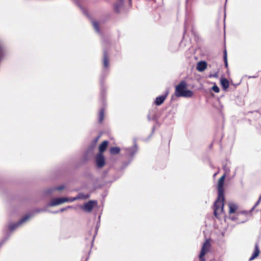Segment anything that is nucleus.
I'll use <instances>...</instances> for the list:
<instances>
[{
	"label": "nucleus",
	"mask_w": 261,
	"mask_h": 261,
	"mask_svg": "<svg viewBox=\"0 0 261 261\" xmlns=\"http://www.w3.org/2000/svg\"><path fill=\"white\" fill-rule=\"evenodd\" d=\"M175 95L178 97H190L193 95V92L187 89L186 83L182 82L176 86Z\"/></svg>",
	"instance_id": "obj_1"
},
{
	"label": "nucleus",
	"mask_w": 261,
	"mask_h": 261,
	"mask_svg": "<svg viewBox=\"0 0 261 261\" xmlns=\"http://www.w3.org/2000/svg\"><path fill=\"white\" fill-rule=\"evenodd\" d=\"M224 200V197H222L221 199L218 197L217 200L215 203L214 214L218 218H220L223 214Z\"/></svg>",
	"instance_id": "obj_2"
},
{
	"label": "nucleus",
	"mask_w": 261,
	"mask_h": 261,
	"mask_svg": "<svg viewBox=\"0 0 261 261\" xmlns=\"http://www.w3.org/2000/svg\"><path fill=\"white\" fill-rule=\"evenodd\" d=\"M82 197L81 196H77L75 198H65V197H61V198H57L53 199L49 203V206H56L57 205L61 204L66 202H72L76 199L82 198Z\"/></svg>",
	"instance_id": "obj_3"
},
{
	"label": "nucleus",
	"mask_w": 261,
	"mask_h": 261,
	"mask_svg": "<svg viewBox=\"0 0 261 261\" xmlns=\"http://www.w3.org/2000/svg\"><path fill=\"white\" fill-rule=\"evenodd\" d=\"M225 175H223L219 179L218 182V196L221 199L224 197V184Z\"/></svg>",
	"instance_id": "obj_4"
},
{
	"label": "nucleus",
	"mask_w": 261,
	"mask_h": 261,
	"mask_svg": "<svg viewBox=\"0 0 261 261\" xmlns=\"http://www.w3.org/2000/svg\"><path fill=\"white\" fill-rule=\"evenodd\" d=\"M210 247V242L208 240H206L202 246V248L199 255V261H205L204 256L208 252Z\"/></svg>",
	"instance_id": "obj_5"
},
{
	"label": "nucleus",
	"mask_w": 261,
	"mask_h": 261,
	"mask_svg": "<svg viewBox=\"0 0 261 261\" xmlns=\"http://www.w3.org/2000/svg\"><path fill=\"white\" fill-rule=\"evenodd\" d=\"M97 205L96 201H90L87 203H86L83 206H81L82 209L86 212H89L92 211V210Z\"/></svg>",
	"instance_id": "obj_6"
},
{
	"label": "nucleus",
	"mask_w": 261,
	"mask_h": 261,
	"mask_svg": "<svg viewBox=\"0 0 261 261\" xmlns=\"http://www.w3.org/2000/svg\"><path fill=\"white\" fill-rule=\"evenodd\" d=\"M97 166L99 167H102L105 165V159L101 154H98L96 159Z\"/></svg>",
	"instance_id": "obj_7"
},
{
	"label": "nucleus",
	"mask_w": 261,
	"mask_h": 261,
	"mask_svg": "<svg viewBox=\"0 0 261 261\" xmlns=\"http://www.w3.org/2000/svg\"><path fill=\"white\" fill-rule=\"evenodd\" d=\"M207 66V64L205 61H201L198 63L197 66V69L199 71H204Z\"/></svg>",
	"instance_id": "obj_8"
},
{
	"label": "nucleus",
	"mask_w": 261,
	"mask_h": 261,
	"mask_svg": "<svg viewBox=\"0 0 261 261\" xmlns=\"http://www.w3.org/2000/svg\"><path fill=\"white\" fill-rule=\"evenodd\" d=\"M220 83L224 90H227L229 87V83L226 79L221 77L220 79Z\"/></svg>",
	"instance_id": "obj_9"
},
{
	"label": "nucleus",
	"mask_w": 261,
	"mask_h": 261,
	"mask_svg": "<svg viewBox=\"0 0 261 261\" xmlns=\"http://www.w3.org/2000/svg\"><path fill=\"white\" fill-rule=\"evenodd\" d=\"M228 207H229V214H230L234 213L238 208L237 205L235 203H232V202L229 203L228 204Z\"/></svg>",
	"instance_id": "obj_10"
},
{
	"label": "nucleus",
	"mask_w": 261,
	"mask_h": 261,
	"mask_svg": "<svg viewBox=\"0 0 261 261\" xmlns=\"http://www.w3.org/2000/svg\"><path fill=\"white\" fill-rule=\"evenodd\" d=\"M167 94H168V93H167L165 95L161 96L156 97V98L155 99V103L157 105H161L165 100Z\"/></svg>",
	"instance_id": "obj_11"
},
{
	"label": "nucleus",
	"mask_w": 261,
	"mask_h": 261,
	"mask_svg": "<svg viewBox=\"0 0 261 261\" xmlns=\"http://www.w3.org/2000/svg\"><path fill=\"white\" fill-rule=\"evenodd\" d=\"M108 145V141H103L100 145V146L99 147V151L100 152H103L106 150Z\"/></svg>",
	"instance_id": "obj_12"
},
{
	"label": "nucleus",
	"mask_w": 261,
	"mask_h": 261,
	"mask_svg": "<svg viewBox=\"0 0 261 261\" xmlns=\"http://www.w3.org/2000/svg\"><path fill=\"white\" fill-rule=\"evenodd\" d=\"M259 253V250L258 246L257 245H256L255 247L254 252L252 254V256L250 257V259L253 260V259H254L255 257H256L258 255Z\"/></svg>",
	"instance_id": "obj_13"
},
{
	"label": "nucleus",
	"mask_w": 261,
	"mask_h": 261,
	"mask_svg": "<svg viewBox=\"0 0 261 261\" xmlns=\"http://www.w3.org/2000/svg\"><path fill=\"white\" fill-rule=\"evenodd\" d=\"M110 151L112 154H117L119 152L120 149L117 147H113L111 149Z\"/></svg>",
	"instance_id": "obj_14"
},
{
	"label": "nucleus",
	"mask_w": 261,
	"mask_h": 261,
	"mask_svg": "<svg viewBox=\"0 0 261 261\" xmlns=\"http://www.w3.org/2000/svg\"><path fill=\"white\" fill-rule=\"evenodd\" d=\"M212 89L214 92L216 93H219L220 91L219 87L216 85V84H214Z\"/></svg>",
	"instance_id": "obj_15"
},
{
	"label": "nucleus",
	"mask_w": 261,
	"mask_h": 261,
	"mask_svg": "<svg viewBox=\"0 0 261 261\" xmlns=\"http://www.w3.org/2000/svg\"><path fill=\"white\" fill-rule=\"evenodd\" d=\"M104 65L106 67L108 65V61L106 59H105L104 60Z\"/></svg>",
	"instance_id": "obj_16"
},
{
	"label": "nucleus",
	"mask_w": 261,
	"mask_h": 261,
	"mask_svg": "<svg viewBox=\"0 0 261 261\" xmlns=\"http://www.w3.org/2000/svg\"><path fill=\"white\" fill-rule=\"evenodd\" d=\"M225 65H226V66H227V59H226V57H225Z\"/></svg>",
	"instance_id": "obj_17"
},
{
	"label": "nucleus",
	"mask_w": 261,
	"mask_h": 261,
	"mask_svg": "<svg viewBox=\"0 0 261 261\" xmlns=\"http://www.w3.org/2000/svg\"><path fill=\"white\" fill-rule=\"evenodd\" d=\"M94 26L95 29L97 30V25H96V24L94 23Z\"/></svg>",
	"instance_id": "obj_18"
},
{
	"label": "nucleus",
	"mask_w": 261,
	"mask_h": 261,
	"mask_svg": "<svg viewBox=\"0 0 261 261\" xmlns=\"http://www.w3.org/2000/svg\"><path fill=\"white\" fill-rule=\"evenodd\" d=\"M214 76L217 77V75H216V74L214 75Z\"/></svg>",
	"instance_id": "obj_19"
}]
</instances>
